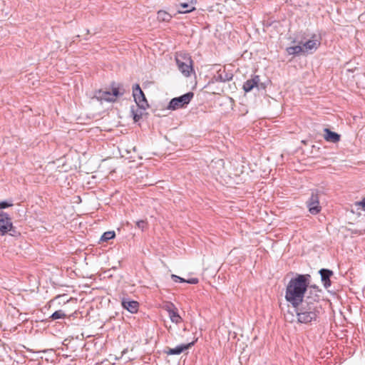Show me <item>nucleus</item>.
<instances>
[{
    "label": "nucleus",
    "instance_id": "1",
    "mask_svg": "<svg viewBox=\"0 0 365 365\" xmlns=\"http://www.w3.org/2000/svg\"><path fill=\"white\" fill-rule=\"evenodd\" d=\"M310 279L309 274H297L289 282L286 287L285 299L293 307H297L303 302Z\"/></svg>",
    "mask_w": 365,
    "mask_h": 365
},
{
    "label": "nucleus",
    "instance_id": "2",
    "mask_svg": "<svg viewBox=\"0 0 365 365\" xmlns=\"http://www.w3.org/2000/svg\"><path fill=\"white\" fill-rule=\"evenodd\" d=\"M295 308L297 322L301 324H309L315 322L322 309L320 304L302 302Z\"/></svg>",
    "mask_w": 365,
    "mask_h": 365
},
{
    "label": "nucleus",
    "instance_id": "3",
    "mask_svg": "<svg viewBox=\"0 0 365 365\" xmlns=\"http://www.w3.org/2000/svg\"><path fill=\"white\" fill-rule=\"evenodd\" d=\"M176 64L180 71L186 77L193 72L192 60L187 53L178 54L175 57Z\"/></svg>",
    "mask_w": 365,
    "mask_h": 365
},
{
    "label": "nucleus",
    "instance_id": "4",
    "mask_svg": "<svg viewBox=\"0 0 365 365\" xmlns=\"http://www.w3.org/2000/svg\"><path fill=\"white\" fill-rule=\"evenodd\" d=\"M115 83H112V92L109 91L98 90L95 92L94 98L98 101L114 102L119 96H123V92L120 91L119 87L114 86Z\"/></svg>",
    "mask_w": 365,
    "mask_h": 365
},
{
    "label": "nucleus",
    "instance_id": "5",
    "mask_svg": "<svg viewBox=\"0 0 365 365\" xmlns=\"http://www.w3.org/2000/svg\"><path fill=\"white\" fill-rule=\"evenodd\" d=\"M0 233L1 235L9 233L11 236H16L18 234L13 226L11 217L3 211H0Z\"/></svg>",
    "mask_w": 365,
    "mask_h": 365
},
{
    "label": "nucleus",
    "instance_id": "6",
    "mask_svg": "<svg viewBox=\"0 0 365 365\" xmlns=\"http://www.w3.org/2000/svg\"><path fill=\"white\" fill-rule=\"evenodd\" d=\"M193 96L194 93L192 92H188L179 97L174 98L170 101L168 109L175 110L183 108L190 102Z\"/></svg>",
    "mask_w": 365,
    "mask_h": 365
},
{
    "label": "nucleus",
    "instance_id": "7",
    "mask_svg": "<svg viewBox=\"0 0 365 365\" xmlns=\"http://www.w3.org/2000/svg\"><path fill=\"white\" fill-rule=\"evenodd\" d=\"M133 96L135 102L140 109L145 110L149 107L145 96L139 84H135L133 87Z\"/></svg>",
    "mask_w": 365,
    "mask_h": 365
},
{
    "label": "nucleus",
    "instance_id": "8",
    "mask_svg": "<svg viewBox=\"0 0 365 365\" xmlns=\"http://www.w3.org/2000/svg\"><path fill=\"white\" fill-rule=\"evenodd\" d=\"M320 290L316 286H310L308 287L307 291L303 299L304 302H311L312 304L316 303L319 304Z\"/></svg>",
    "mask_w": 365,
    "mask_h": 365
},
{
    "label": "nucleus",
    "instance_id": "9",
    "mask_svg": "<svg viewBox=\"0 0 365 365\" xmlns=\"http://www.w3.org/2000/svg\"><path fill=\"white\" fill-rule=\"evenodd\" d=\"M307 204L311 214L317 215L320 212L321 207L319 206V196L317 193H312V195L309 200L307 202Z\"/></svg>",
    "mask_w": 365,
    "mask_h": 365
},
{
    "label": "nucleus",
    "instance_id": "10",
    "mask_svg": "<svg viewBox=\"0 0 365 365\" xmlns=\"http://www.w3.org/2000/svg\"><path fill=\"white\" fill-rule=\"evenodd\" d=\"M165 309L168 312L169 317L172 322L179 324L182 322V318L178 312V309L173 303H168L165 306Z\"/></svg>",
    "mask_w": 365,
    "mask_h": 365
},
{
    "label": "nucleus",
    "instance_id": "11",
    "mask_svg": "<svg viewBox=\"0 0 365 365\" xmlns=\"http://www.w3.org/2000/svg\"><path fill=\"white\" fill-rule=\"evenodd\" d=\"M179 2V14H187L195 10V0H178Z\"/></svg>",
    "mask_w": 365,
    "mask_h": 365
},
{
    "label": "nucleus",
    "instance_id": "12",
    "mask_svg": "<svg viewBox=\"0 0 365 365\" xmlns=\"http://www.w3.org/2000/svg\"><path fill=\"white\" fill-rule=\"evenodd\" d=\"M195 344V341L188 343L187 344H180L175 348H169L168 347L167 349L165 351V353L168 355H178L182 353L184 351H186L189 349L192 346H193Z\"/></svg>",
    "mask_w": 365,
    "mask_h": 365
},
{
    "label": "nucleus",
    "instance_id": "13",
    "mask_svg": "<svg viewBox=\"0 0 365 365\" xmlns=\"http://www.w3.org/2000/svg\"><path fill=\"white\" fill-rule=\"evenodd\" d=\"M122 307L132 314L137 313L138 311L139 303L137 301L130 300L128 298H123L121 302Z\"/></svg>",
    "mask_w": 365,
    "mask_h": 365
},
{
    "label": "nucleus",
    "instance_id": "14",
    "mask_svg": "<svg viewBox=\"0 0 365 365\" xmlns=\"http://www.w3.org/2000/svg\"><path fill=\"white\" fill-rule=\"evenodd\" d=\"M319 273L321 275V279L324 287H329L331 286L330 277L333 275V272L328 269H321Z\"/></svg>",
    "mask_w": 365,
    "mask_h": 365
},
{
    "label": "nucleus",
    "instance_id": "15",
    "mask_svg": "<svg viewBox=\"0 0 365 365\" xmlns=\"http://www.w3.org/2000/svg\"><path fill=\"white\" fill-rule=\"evenodd\" d=\"M320 45V43L317 40L310 39L305 42L302 46L304 53H313L316 51L318 46Z\"/></svg>",
    "mask_w": 365,
    "mask_h": 365
},
{
    "label": "nucleus",
    "instance_id": "16",
    "mask_svg": "<svg viewBox=\"0 0 365 365\" xmlns=\"http://www.w3.org/2000/svg\"><path fill=\"white\" fill-rule=\"evenodd\" d=\"M259 82V76H255L251 79H249L245 82V83L243 85L244 91L246 93L251 91L255 87H257L258 86Z\"/></svg>",
    "mask_w": 365,
    "mask_h": 365
},
{
    "label": "nucleus",
    "instance_id": "17",
    "mask_svg": "<svg viewBox=\"0 0 365 365\" xmlns=\"http://www.w3.org/2000/svg\"><path fill=\"white\" fill-rule=\"evenodd\" d=\"M324 138L327 142L337 143L340 140L341 136L339 134L330 130L329 128H324Z\"/></svg>",
    "mask_w": 365,
    "mask_h": 365
},
{
    "label": "nucleus",
    "instance_id": "18",
    "mask_svg": "<svg viewBox=\"0 0 365 365\" xmlns=\"http://www.w3.org/2000/svg\"><path fill=\"white\" fill-rule=\"evenodd\" d=\"M233 74L230 71H227L225 68L219 70L216 76V79L220 82H227L232 79Z\"/></svg>",
    "mask_w": 365,
    "mask_h": 365
},
{
    "label": "nucleus",
    "instance_id": "19",
    "mask_svg": "<svg viewBox=\"0 0 365 365\" xmlns=\"http://www.w3.org/2000/svg\"><path fill=\"white\" fill-rule=\"evenodd\" d=\"M157 18L160 21L168 22L172 19V16L165 11H159Z\"/></svg>",
    "mask_w": 365,
    "mask_h": 365
},
{
    "label": "nucleus",
    "instance_id": "20",
    "mask_svg": "<svg viewBox=\"0 0 365 365\" xmlns=\"http://www.w3.org/2000/svg\"><path fill=\"white\" fill-rule=\"evenodd\" d=\"M287 51L289 55H296L304 53L302 46L299 45L288 47L287 48Z\"/></svg>",
    "mask_w": 365,
    "mask_h": 365
},
{
    "label": "nucleus",
    "instance_id": "21",
    "mask_svg": "<svg viewBox=\"0 0 365 365\" xmlns=\"http://www.w3.org/2000/svg\"><path fill=\"white\" fill-rule=\"evenodd\" d=\"M66 317V314H65V312L63 310L59 309V310H57L55 312H53L50 316L49 318L53 321V320H56V319H64Z\"/></svg>",
    "mask_w": 365,
    "mask_h": 365
},
{
    "label": "nucleus",
    "instance_id": "22",
    "mask_svg": "<svg viewBox=\"0 0 365 365\" xmlns=\"http://www.w3.org/2000/svg\"><path fill=\"white\" fill-rule=\"evenodd\" d=\"M115 236L114 231H108L103 234L101 237V240L103 242H107L109 240L113 239Z\"/></svg>",
    "mask_w": 365,
    "mask_h": 365
},
{
    "label": "nucleus",
    "instance_id": "23",
    "mask_svg": "<svg viewBox=\"0 0 365 365\" xmlns=\"http://www.w3.org/2000/svg\"><path fill=\"white\" fill-rule=\"evenodd\" d=\"M130 111L132 113L134 121L138 122L142 117V111H139L138 109H135L133 106L131 107Z\"/></svg>",
    "mask_w": 365,
    "mask_h": 365
},
{
    "label": "nucleus",
    "instance_id": "24",
    "mask_svg": "<svg viewBox=\"0 0 365 365\" xmlns=\"http://www.w3.org/2000/svg\"><path fill=\"white\" fill-rule=\"evenodd\" d=\"M146 225L147 222L145 220H138L136 222V226L142 230L146 227Z\"/></svg>",
    "mask_w": 365,
    "mask_h": 365
},
{
    "label": "nucleus",
    "instance_id": "25",
    "mask_svg": "<svg viewBox=\"0 0 365 365\" xmlns=\"http://www.w3.org/2000/svg\"><path fill=\"white\" fill-rule=\"evenodd\" d=\"M12 205H13V204L11 202H8V201L0 202V209H5V208L9 207Z\"/></svg>",
    "mask_w": 365,
    "mask_h": 365
},
{
    "label": "nucleus",
    "instance_id": "26",
    "mask_svg": "<svg viewBox=\"0 0 365 365\" xmlns=\"http://www.w3.org/2000/svg\"><path fill=\"white\" fill-rule=\"evenodd\" d=\"M171 278L173 279V280L175 282H185V279L184 278H182L178 275H175V274H172L171 275Z\"/></svg>",
    "mask_w": 365,
    "mask_h": 365
},
{
    "label": "nucleus",
    "instance_id": "27",
    "mask_svg": "<svg viewBox=\"0 0 365 365\" xmlns=\"http://www.w3.org/2000/svg\"><path fill=\"white\" fill-rule=\"evenodd\" d=\"M198 282H199V279L195 277L185 279V282H187L188 284H196L198 283Z\"/></svg>",
    "mask_w": 365,
    "mask_h": 365
},
{
    "label": "nucleus",
    "instance_id": "28",
    "mask_svg": "<svg viewBox=\"0 0 365 365\" xmlns=\"http://www.w3.org/2000/svg\"><path fill=\"white\" fill-rule=\"evenodd\" d=\"M359 205H360L364 211H365V198H364L361 202H359Z\"/></svg>",
    "mask_w": 365,
    "mask_h": 365
}]
</instances>
